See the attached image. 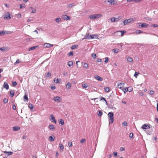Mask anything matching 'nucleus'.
<instances>
[{
    "instance_id": "obj_1",
    "label": "nucleus",
    "mask_w": 158,
    "mask_h": 158,
    "mask_svg": "<svg viewBox=\"0 0 158 158\" xmlns=\"http://www.w3.org/2000/svg\"><path fill=\"white\" fill-rule=\"evenodd\" d=\"M102 16V15L101 14H94L90 15L89 16V18L91 20H93L95 19H99Z\"/></svg>"
},
{
    "instance_id": "obj_2",
    "label": "nucleus",
    "mask_w": 158,
    "mask_h": 158,
    "mask_svg": "<svg viewBox=\"0 0 158 158\" xmlns=\"http://www.w3.org/2000/svg\"><path fill=\"white\" fill-rule=\"evenodd\" d=\"M108 118L110 120L109 124H112L114 121V114L112 112H110L108 113Z\"/></svg>"
},
{
    "instance_id": "obj_3",
    "label": "nucleus",
    "mask_w": 158,
    "mask_h": 158,
    "mask_svg": "<svg viewBox=\"0 0 158 158\" xmlns=\"http://www.w3.org/2000/svg\"><path fill=\"white\" fill-rule=\"evenodd\" d=\"M135 19L134 18H132L128 19H126L123 21V23L124 25H125L128 23H131V22L134 21Z\"/></svg>"
},
{
    "instance_id": "obj_4",
    "label": "nucleus",
    "mask_w": 158,
    "mask_h": 158,
    "mask_svg": "<svg viewBox=\"0 0 158 158\" xmlns=\"http://www.w3.org/2000/svg\"><path fill=\"white\" fill-rule=\"evenodd\" d=\"M4 15L3 18L5 19H11L10 14L8 12H6L5 13Z\"/></svg>"
},
{
    "instance_id": "obj_5",
    "label": "nucleus",
    "mask_w": 158,
    "mask_h": 158,
    "mask_svg": "<svg viewBox=\"0 0 158 158\" xmlns=\"http://www.w3.org/2000/svg\"><path fill=\"white\" fill-rule=\"evenodd\" d=\"M53 100L56 102H59L62 101V98L61 97H60L56 96L54 97Z\"/></svg>"
},
{
    "instance_id": "obj_6",
    "label": "nucleus",
    "mask_w": 158,
    "mask_h": 158,
    "mask_svg": "<svg viewBox=\"0 0 158 158\" xmlns=\"http://www.w3.org/2000/svg\"><path fill=\"white\" fill-rule=\"evenodd\" d=\"M124 85L125 84L124 83L119 82L117 84V86L118 88L121 89L122 90H123V87Z\"/></svg>"
},
{
    "instance_id": "obj_7",
    "label": "nucleus",
    "mask_w": 158,
    "mask_h": 158,
    "mask_svg": "<svg viewBox=\"0 0 158 158\" xmlns=\"http://www.w3.org/2000/svg\"><path fill=\"white\" fill-rule=\"evenodd\" d=\"M91 35H89V33H87L84 37L83 38H82L81 40H83L84 39H87V40H90V38H91Z\"/></svg>"
},
{
    "instance_id": "obj_8",
    "label": "nucleus",
    "mask_w": 158,
    "mask_h": 158,
    "mask_svg": "<svg viewBox=\"0 0 158 158\" xmlns=\"http://www.w3.org/2000/svg\"><path fill=\"white\" fill-rule=\"evenodd\" d=\"M107 2L109 3L111 5H117V2L114 0H108Z\"/></svg>"
},
{
    "instance_id": "obj_9",
    "label": "nucleus",
    "mask_w": 158,
    "mask_h": 158,
    "mask_svg": "<svg viewBox=\"0 0 158 158\" xmlns=\"http://www.w3.org/2000/svg\"><path fill=\"white\" fill-rule=\"evenodd\" d=\"M62 18L63 19V20H67L70 19V17L67 15H63L61 16Z\"/></svg>"
},
{
    "instance_id": "obj_10",
    "label": "nucleus",
    "mask_w": 158,
    "mask_h": 158,
    "mask_svg": "<svg viewBox=\"0 0 158 158\" xmlns=\"http://www.w3.org/2000/svg\"><path fill=\"white\" fill-rule=\"evenodd\" d=\"M50 120L52 122H54L55 124L56 123V120L53 114H51L50 115Z\"/></svg>"
},
{
    "instance_id": "obj_11",
    "label": "nucleus",
    "mask_w": 158,
    "mask_h": 158,
    "mask_svg": "<svg viewBox=\"0 0 158 158\" xmlns=\"http://www.w3.org/2000/svg\"><path fill=\"white\" fill-rule=\"evenodd\" d=\"M53 45L51 44L48 43H45L44 45V47L45 48H49L51 46L53 47Z\"/></svg>"
},
{
    "instance_id": "obj_12",
    "label": "nucleus",
    "mask_w": 158,
    "mask_h": 158,
    "mask_svg": "<svg viewBox=\"0 0 158 158\" xmlns=\"http://www.w3.org/2000/svg\"><path fill=\"white\" fill-rule=\"evenodd\" d=\"M91 39H98V35L97 34H93L91 35Z\"/></svg>"
},
{
    "instance_id": "obj_13",
    "label": "nucleus",
    "mask_w": 158,
    "mask_h": 158,
    "mask_svg": "<svg viewBox=\"0 0 158 158\" xmlns=\"http://www.w3.org/2000/svg\"><path fill=\"white\" fill-rule=\"evenodd\" d=\"M141 128L143 129H149L150 127L148 125L144 124L142 126Z\"/></svg>"
},
{
    "instance_id": "obj_14",
    "label": "nucleus",
    "mask_w": 158,
    "mask_h": 158,
    "mask_svg": "<svg viewBox=\"0 0 158 158\" xmlns=\"http://www.w3.org/2000/svg\"><path fill=\"white\" fill-rule=\"evenodd\" d=\"M140 27L142 28H146L148 26L149 24L146 23H142Z\"/></svg>"
},
{
    "instance_id": "obj_15",
    "label": "nucleus",
    "mask_w": 158,
    "mask_h": 158,
    "mask_svg": "<svg viewBox=\"0 0 158 158\" xmlns=\"http://www.w3.org/2000/svg\"><path fill=\"white\" fill-rule=\"evenodd\" d=\"M94 77L96 79L99 81H102L103 80V79L101 77L98 75H96Z\"/></svg>"
},
{
    "instance_id": "obj_16",
    "label": "nucleus",
    "mask_w": 158,
    "mask_h": 158,
    "mask_svg": "<svg viewBox=\"0 0 158 158\" xmlns=\"http://www.w3.org/2000/svg\"><path fill=\"white\" fill-rule=\"evenodd\" d=\"M55 139V137L54 135H52L50 136L49 137V140L50 142H52L53 141H54V139Z\"/></svg>"
},
{
    "instance_id": "obj_17",
    "label": "nucleus",
    "mask_w": 158,
    "mask_h": 158,
    "mask_svg": "<svg viewBox=\"0 0 158 158\" xmlns=\"http://www.w3.org/2000/svg\"><path fill=\"white\" fill-rule=\"evenodd\" d=\"M71 87V84L69 82L66 85V88L67 89H70Z\"/></svg>"
},
{
    "instance_id": "obj_18",
    "label": "nucleus",
    "mask_w": 158,
    "mask_h": 158,
    "mask_svg": "<svg viewBox=\"0 0 158 158\" xmlns=\"http://www.w3.org/2000/svg\"><path fill=\"white\" fill-rule=\"evenodd\" d=\"M127 60L128 62L129 63H132L133 61L132 58L131 57L129 56L127 57Z\"/></svg>"
},
{
    "instance_id": "obj_19",
    "label": "nucleus",
    "mask_w": 158,
    "mask_h": 158,
    "mask_svg": "<svg viewBox=\"0 0 158 158\" xmlns=\"http://www.w3.org/2000/svg\"><path fill=\"white\" fill-rule=\"evenodd\" d=\"M3 87L6 89H9V85L6 82H5L3 85Z\"/></svg>"
},
{
    "instance_id": "obj_20",
    "label": "nucleus",
    "mask_w": 158,
    "mask_h": 158,
    "mask_svg": "<svg viewBox=\"0 0 158 158\" xmlns=\"http://www.w3.org/2000/svg\"><path fill=\"white\" fill-rule=\"evenodd\" d=\"M20 129V127L17 126H15L13 127V130L15 131H17Z\"/></svg>"
},
{
    "instance_id": "obj_21",
    "label": "nucleus",
    "mask_w": 158,
    "mask_h": 158,
    "mask_svg": "<svg viewBox=\"0 0 158 158\" xmlns=\"http://www.w3.org/2000/svg\"><path fill=\"white\" fill-rule=\"evenodd\" d=\"M54 81L56 83H59L61 81V79L57 78V79L55 78Z\"/></svg>"
},
{
    "instance_id": "obj_22",
    "label": "nucleus",
    "mask_w": 158,
    "mask_h": 158,
    "mask_svg": "<svg viewBox=\"0 0 158 158\" xmlns=\"http://www.w3.org/2000/svg\"><path fill=\"white\" fill-rule=\"evenodd\" d=\"M38 46H34L32 47H31L29 48V49H28V51H31V50H33L35 49L36 48L38 47Z\"/></svg>"
},
{
    "instance_id": "obj_23",
    "label": "nucleus",
    "mask_w": 158,
    "mask_h": 158,
    "mask_svg": "<svg viewBox=\"0 0 158 158\" xmlns=\"http://www.w3.org/2000/svg\"><path fill=\"white\" fill-rule=\"evenodd\" d=\"M55 21L57 23H59L61 21V19L60 18H57L55 19Z\"/></svg>"
},
{
    "instance_id": "obj_24",
    "label": "nucleus",
    "mask_w": 158,
    "mask_h": 158,
    "mask_svg": "<svg viewBox=\"0 0 158 158\" xmlns=\"http://www.w3.org/2000/svg\"><path fill=\"white\" fill-rule=\"evenodd\" d=\"M59 123L62 126H63L64 124V122L62 119H60L59 120Z\"/></svg>"
},
{
    "instance_id": "obj_25",
    "label": "nucleus",
    "mask_w": 158,
    "mask_h": 158,
    "mask_svg": "<svg viewBox=\"0 0 158 158\" xmlns=\"http://www.w3.org/2000/svg\"><path fill=\"white\" fill-rule=\"evenodd\" d=\"M59 145L60 149L62 150V151H63L64 149V147L63 145L61 143H60Z\"/></svg>"
},
{
    "instance_id": "obj_26",
    "label": "nucleus",
    "mask_w": 158,
    "mask_h": 158,
    "mask_svg": "<svg viewBox=\"0 0 158 158\" xmlns=\"http://www.w3.org/2000/svg\"><path fill=\"white\" fill-rule=\"evenodd\" d=\"M89 67V65L88 64L86 63H84L83 64V67L86 68H88Z\"/></svg>"
},
{
    "instance_id": "obj_27",
    "label": "nucleus",
    "mask_w": 158,
    "mask_h": 158,
    "mask_svg": "<svg viewBox=\"0 0 158 158\" xmlns=\"http://www.w3.org/2000/svg\"><path fill=\"white\" fill-rule=\"evenodd\" d=\"M118 32H121V36H122L123 35V34L126 32V31L123 30V31H118L116 32H115V33H118Z\"/></svg>"
},
{
    "instance_id": "obj_28",
    "label": "nucleus",
    "mask_w": 158,
    "mask_h": 158,
    "mask_svg": "<svg viewBox=\"0 0 158 158\" xmlns=\"http://www.w3.org/2000/svg\"><path fill=\"white\" fill-rule=\"evenodd\" d=\"M25 6H26L24 4H21L19 5V8L20 9L25 8Z\"/></svg>"
},
{
    "instance_id": "obj_29",
    "label": "nucleus",
    "mask_w": 158,
    "mask_h": 158,
    "mask_svg": "<svg viewBox=\"0 0 158 158\" xmlns=\"http://www.w3.org/2000/svg\"><path fill=\"white\" fill-rule=\"evenodd\" d=\"M104 89L105 92H109L110 90V89L108 87H105Z\"/></svg>"
},
{
    "instance_id": "obj_30",
    "label": "nucleus",
    "mask_w": 158,
    "mask_h": 158,
    "mask_svg": "<svg viewBox=\"0 0 158 158\" xmlns=\"http://www.w3.org/2000/svg\"><path fill=\"white\" fill-rule=\"evenodd\" d=\"M48 128L50 130H53L54 129V127L53 125H49Z\"/></svg>"
},
{
    "instance_id": "obj_31",
    "label": "nucleus",
    "mask_w": 158,
    "mask_h": 158,
    "mask_svg": "<svg viewBox=\"0 0 158 158\" xmlns=\"http://www.w3.org/2000/svg\"><path fill=\"white\" fill-rule=\"evenodd\" d=\"M119 50L118 49H114L112 50V51L114 53H117L118 52Z\"/></svg>"
},
{
    "instance_id": "obj_32",
    "label": "nucleus",
    "mask_w": 158,
    "mask_h": 158,
    "mask_svg": "<svg viewBox=\"0 0 158 158\" xmlns=\"http://www.w3.org/2000/svg\"><path fill=\"white\" fill-rule=\"evenodd\" d=\"M122 125L124 126L127 127V123L126 121H124L122 123Z\"/></svg>"
},
{
    "instance_id": "obj_33",
    "label": "nucleus",
    "mask_w": 158,
    "mask_h": 158,
    "mask_svg": "<svg viewBox=\"0 0 158 158\" xmlns=\"http://www.w3.org/2000/svg\"><path fill=\"white\" fill-rule=\"evenodd\" d=\"M73 64V63L72 61H69L68 62V65L69 67H70L71 66H72Z\"/></svg>"
},
{
    "instance_id": "obj_34",
    "label": "nucleus",
    "mask_w": 158,
    "mask_h": 158,
    "mask_svg": "<svg viewBox=\"0 0 158 158\" xmlns=\"http://www.w3.org/2000/svg\"><path fill=\"white\" fill-rule=\"evenodd\" d=\"M15 92L14 90H11L10 92V96L13 97L14 94Z\"/></svg>"
},
{
    "instance_id": "obj_35",
    "label": "nucleus",
    "mask_w": 158,
    "mask_h": 158,
    "mask_svg": "<svg viewBox=\"0 0 158 158\" xmlns=\"http://www.w3.org/2000/svg\"><path fill=\"white\" fill-rule=\"evenodd\" d=\"M5 34V31H0V36L4 35Z\"/></svg>"
},
{
    "instance_id": "obj_36",
    "label": "nucleus",
    "mask_w": 158,
    "mask_h": 158,
    "mask_svg": "<svg viewBox=\"0 0 158 158\" xmlns=\"http://www.w3.org/2000/svg\"><path fill=\"white\" fill-rule=\"evenodd\" d=\"M5 34H10L13 32V31H5Z\"/></svg>"
},
{
    "instance_id": "obj_37",
    "label": "nucleus",
    "mask_w": 158,
    "mask_h": 158,
    "mask_svg": "<svg viewBox=\"0 0 158 158\" xmlns=\"http://www.w3.org/2000/svg\"><path fill=\"white\" fill-rule=\"evenodd\" d=\"M110 20L112 22H115V18L114 17L111 18L110 19Z\"/></svg>"
},
{
    "instance_id": "obj_38",
    "label": "nucleus",
    "mask_w": 158,
    "mask_h": 158,
    "mask_svg": "<svg viewBox=\"0 0 158 158\" xmlns=\"http://www.w3.org/2000/svg\"><path fill=\"white\" fill-rule=\"evenodd\" d=\"M4 153H8V156L10 155H11L13 153V152H9L5 151V152H4Z\"/></svg>"
},
{
    "instance_id": "obj_39",
    "label": "nucleus",
    "mask_w": 158,
    "mask_h": 158,
    "mask_svg": "<svg viewBox=\"0 0 158 158\" xmlns=\"http://www.w3.org/2000/svg\"><path fill=\"white\" fill-rule=\"evenodd\" d=\"M74 6V4L73 3H72L69 4L68 5V7L69 8H71Z\"/></svg>"
},
{
    "instance_id": "obj_40",
    "label": "nucleus",
    "mask_w": 158,
    "mask_h": 158,
    "mask_svg": "<svg viewBox=\"0 0 158 158\" xmlns=\"http://www.w3.org/2000/svg\"><path fill=\"white\" fill-rule=\"evenodd\" d=\"M128 88H127L125 89L123 88V91L124 93H125L127 91H129Z\"/></svg>"
},
{
    "instance_id": "obj_41",
    "label": "nucleus",
    "mask_w": 158,
    "mask_h": 158,
    "mask_svg": "<svg viewBox=\"0 0 158 158\" xmlns=\"http://www.w3.org/2000/svg\"><path fill=\"white\" fill-rule=\"evenodd\" d=\"M142 33V31H141V30H137L136 32V34H140V33Z\"/></svg>"
},
{
    "instance_id": "obj_42",
    "label": "nucleus",
    "mask_w": 158,
    "mask_h": 158,
    "mask_svg": "<svg viewBox=\"0 0 158 158\" xmlns=\"http://www.w3.org/2000/svg\"><path fill=\"white\" fill-rule=\"evenodd\" d=\"M77 47V45H73L71 47V49H74L76 48Z\"/></svg>"
},
{
    "instance_id": "obj_43",
    "label": "nucleus",
    "mask_w": 158,
    "mask_h": 158,
    "mask_svg": "<svg viewBox=\"0 0 158 158\" xmlns=\"http://www.w3.org/2000/svg\"><path fill=\"white\" fill-rule=\"evenodd\" d=\"M29 106L31 110L33 108V107H34L33 105L32 104H29Z\"/></svg>"
},
{
    "instance_id": "obj_44",
    "label": "nucleus",
    "mask_w": 158,
    "mask_h": 158,
    "mask_svg": "<svg viewBox=\"0 0 158 158\" xmlns=\"http://www.w3.org/2000/svg\"><path fill=\"white\" fill-rule=\"evenodd\" d=\"M86 140L85 139H82L80 140V142L81 143H83L84 142H85Z\"/></svg>"
},
{
    "instance_id": "obj_45",
    "label": "nucleus",
    "mask_w": 158,
    "mask_h": 158,
    "mask_svg": "<svg viewBox=\"0 0 158 158\" xmlns=\"http://www.w3.org/2000/svg\"><path fill=\"white\" fill-rule=\"evenodd\" d=\"M102 114V112L101 111L99 110L98 111V116H101Z\"/></svg>"
},
{
    "instance_id": "obj_46",
    "label": "nucleus",
    "mask_w": 158,
    "mask_h": 158,
    "mask_svg": "<svg viewBox=\"0 0 158 158\" xmlns=\"http://www.w3.org/2000/svg\"><path fill=\"white\" fill-rule=\"evenodd\" d=\"M109 58L108 57H106L105 58V60L104 62L105 63H106L108 61Z\"/></svg>"
},
{
    "instance_id": "obj_47",
    "label": "nucleus",
    "mask_w": 158,
    "mask_h": 158,
    "mask_svg": "<svg viewBox=\"0 0 158 158\" xmlns=\"http://www.w3.org/2000/svg\"><path fill=\"white\" fill-rule=\"evenodd\" d=\"M121 17L119 16L118 18H115V22L118 21L120 20L121 19Z\"/></svg>"
},
{
    "instance_id": "obj_48",
    "label": "nucleus",
    "mask_w": 158,
    "mask_h": 158,
    "mask_svg": "<svg viewBox=\"0 0 158 158\" xmlns=\"http://www.w3.org/2000/svg\"><path fill=\"white\" fill-rule=\"evenodd\" d=\"M139 74V73L137 72H135V74H134V76L136 78H137L138 74Z\"/></svg>"
},
{
    "instance_id": "obj_49",
    "label": "nucleus",
    "mask_w": 158,
    "mask_h": 158,
    "mask_svg": "<svg viewBox=\"0 0 158 158\" xmlns=\"http://www.w3.org/2000/svg\"><path fill=\"white\" fill-rule=\"evenodd\" d=\"M51 75V73H48L47 75H46V77H50Z\"/></svg>"
},
{
    "instance_id": "obj_50",
    "label": "nucleus",
    "mask_w": 158,
    "mask_h": 158,
    "mask_svg": "<svg viewBox=\"0 0 158 158\" xmlns=\"http://www.w3.org/2000/svg\"><path fill=\"white\" fill-rule=\"evenodd\" d=\"M8 101V100L7 99V98H4V99H3V102L5 103H6Z\"/></svg>"
},
{
    "instance_id": "obj_51",
    "label": "nucleus",
    "mask_w": 158,
    "mask_h": 158,
    "mask_svg": "<svg viewBox=\"0 0 158 158\" xmlns=\"http://www.w3.org/2000/svg\"><path fill=\"white\" fill-rule=\"evenodd\" d=\"M92 56L94 58H95L97 57V56L96 54L93 53L92 54Z\"/></svg>"
},
{
    "instance_id": "obj_52",
    "label": "nucleus",
    "mask_w": 158,
    "mask_h": 158,
    "mask_svg": "<svg viewBox=\"0 0 158 158\" xmlns=\"http://www.w3.org/2000/svg\"><path fill=\"white\" fill-rule=\"evenodd\" d=\"M36 10L35 8H33L32 9V10L31 12V13H35L36 12Z\"/></svg>"
},
{
    "instance_id": "obj_53",
    "label": "nucleus",
    "mask_w": 158,
    "mask_h": 158,
    "mask_svg": "<svg viewBox=\"0 0 158 158\" xmlns=\"http://www.w3.org/2000/svg\"><path fill=\"white\" fill-rule=\"evenodd\" d=\"M154 94V92L152 90H150L149 91V94L151 95L153 94Z\"/></svg>"
},
{
    "instance_id": "obj_54",
    "label": "nucleus",
    "mask_w": 158,
    "mask_h": 158,
    "mask_svg": "<svg viewBox=\"0 0 158 158\" xmlns=\"http://www.w3.org/2000/svg\"><path fill=\"white\" fill-rule=\"evenodd\" d=\"M88 86V85L86 84H84L82 85V87L84 88H87Z\"/></svg>"
},
{
    "instance_id": "obj_55",
    "label": "nucleus",
    "mask_w": 158,
    "mask_h": 158,
    "mask_svg": "<svg viewBox=\"0 0 158 158\" xmlns=\"http://www.w3.org/2000/svg\"><path fill=\"white\" fill-rule=\"evenodd\" d=\"M24 99L26 100L27 101H28V97H27V95H25L24 96Z\"/></svg>"
},
{
    "instance_id": "obj_56",
    "label": "nucleus",
    "mask_w": 158,
    "mask_h": 158,
    "mask_svg": "<svg viewBox=\"0 0 158 158\" xmlns=\"http://www.w3.org/2000/svg\"><path fill=\"white\" fill-rule=\"evenodd\" d=\"M152 27H158V25L156 24H153L151 26Z\"/></svg>"
},
{
    "instance_id": "obj_57",
    "label": "nucleus",
    "mask_w": 158,
    "mask_h": 158,
    "mask_svg": "<svg viewBox=\"0 0 158 158\" xmlns=\"http://www.w3.org/2000/svg\"><path fill=\"white\" fill-rule=\"evenodd\" d=\"M119 150L120 151L122 152L124 151L125 150V148H124L122 147L120 148Z\"/></svg>"
},
{
    "instance_id": "obj_58",
    "label": "nucleus",
    "mask_w": 158,
    "mask_h": 158,
    "mask_svg": "<svg viewBox=\"0 0 158 158\" xmlns=\"http://www.w3.org/2000/svg\"><path fill=\"white\" fill-rule=\"evenodd\" d=\"M20 62L19 60V59H18L16 60V61L15 63L14 64L15 65H16L17 64L19 63Z\"/></svg>"
},
{
    "instance_id": "obj_59",
    "label": "nucleus",
    "mask_w": 158,
    "mask_h": 158,
    "mask_svg": "<svg viewBox=\"0 0 158 158\" xmlns=\"http://www.w3.org/2000/svg\"><path fill=\"white\" fill-rule=\"evenodd\" d=\"M12 84L13 86H16L17 84L16 81L13 82Z\"/></svg>"
},
{
    "instance_id": "obj_60",
    "label": "nucleus",
    "mask_w": 158,
    "mask_h": 158,
    "mask_svg": "<svg viewBox=\"0 0 158 158\" xmlns=\"http://www.w3.org/2000/svg\"><path fill=\"white\" fill-rule=\"evenodd\" d=\"M133 133H130L129 134V136L130 138H131L133 137Z\"/></svg>"
},
{
    "instance_id": "obj_61",
    "label": "nucleus",
    "mask_w": 158,
    "mask_h": 158,
    "mask_svg": "<svg viewBox=\"0 0 158 158\" xmlns=\"http://www.w3.org/2000/svg\"><path fill=\"white\" fill-rule=\"evenodd\" d=\"M68 145L69 147H72V143L71 142H69L68 143Z\"/></svg>"
},
{
    "instance_id": "obj_62",
    "label": "nucleus",
    "mask_w": 158,
    "mask_h": 158,
    "mask_svg": "<svg viewBox=\"0 0 158 158\" xmlns=\"http://www.w3.org/2000/svg\"><path fill=\"white\" fill-rule=\"evenodd\" d=\"M102 61V60L100 59H97V62H101Z\"/></svg>"
},
{
    "instance_id": "obj_63",
    "label": "nucleus",
    "mask_w": 158,
    "mask_h": 158,
    "mask_svg": "<svg viewBox=\"0 0 158 158\" xmlns=\"http://www.w3.org/2000/svg\"><path fill=\"white\" fill-rule=\"evenodd\" d=\"M113 154L114 156L116 157L117 156V152H113Z\"/></svg>"
},
{
    "instance_id": "obj_64",
    "label": "nucleus",
    "mask_w": 158,
    "mask_h": 158,
    "mask_svg": "<svg viewBox=\"0 0 158 158\" xmlns=\"http://www.w3.org/2000/svg\"><path fill=\"white\" fill-rule=\"evenodd\" d=\"M51 88L52 90H54L56 89V87L55 86H51Z\"/></svg>"
}]
</instances>
